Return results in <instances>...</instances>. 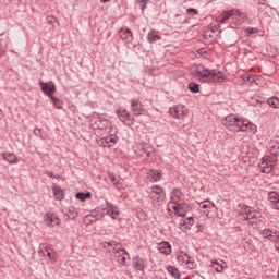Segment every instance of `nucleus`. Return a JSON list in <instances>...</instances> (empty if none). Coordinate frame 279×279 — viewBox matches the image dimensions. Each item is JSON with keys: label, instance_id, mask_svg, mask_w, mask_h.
Here are the masks:
<instances>
[{"label": "nucleus", "instance_id": "1", "mask_svg": "<svg viewBox=\"0 0 279 279\" xmlns=\"http://www.w3.org/2000/svg\"><path fill=\"white\" fill-rule=\"evenodd\" d=\"M222 125L229 130V132H248V134H256L258 128L244 117L227 116L222 120Z\"/></svg>", "mask_w": 279, "mask_h": 279}, {"label": "nucleus", "instance_id": "2", "mask_svg": "<svg viewBox=\"0 0 279 279\" xmlns=\"http://www.w3.org/2000/svg\"><path fill=\"white\" fill-rule=\"evenodd\" d=\"M196 77L203 82H223V80H226V74L221 71L210 70L204 65H198L196 68Z\"/></svg>", "mask_w": 279, "mask_h": 279}, {"label": "nucleus", "instance_id": "3", "mask_svg": "<svg viewBox=\"0 0 279 279\" xmlns=\"http://www.w3.org/2000/svg\"><path fill=\"white\" fill-rule=\"evenodd\" d=\"M242 211L244 213L243 217H244V221H251V226H258V223H260V221H263V217L260 215V213L252 210V207L243 204L241 206Z\"/></svg>", "mask_w": 279, "mask_h": 279}, {"label": "nucleus", "instance_id": "4", "mask_svg": "<svg viewBox=\"0 0 279 279\" xmlns=\"http://www.w3.org/2000/svg\"><path fill=\"white\" fill-rule=\"evenodd\" d=\"M149 198L153 204H161L165 202V190L160 185H155L149 189Z\"/></svg>", "mask_w": 279, "mask_h": 279}, {"label": "nucleus", "instance_id": "5", "mask_svg": "<svg viewBox=\"0 0 279 279\" xmlns=\"http://www.w3.org/2000/svg\"><path fill=\"white\" fill-rule=\"evenodd\" d=\"M90 125L94 130H108L110 122L105 117L98 116L90 120Z\"/></svg>", "mask_w": 279, "mask_h": 279}, {"label": "nucleus", "instance_id": "6", "mask_svg": "<svg viewBox=\"0 0 279 279\" xmlns=\"http://www.w3.org/2000/svg\"><path fill=\"white\" fill-rule=\"evenodd\" d=\"M39 87L41 89V93H44L46 97H49V99H51V97L56 95V84L51 81L48 83L39 81Z\"/></svg>", "mask_w": 279, "mask_h": 279}, {"label": "nucleus", "instance_id": "7", "mask_svg": "<svg viewBox=\"0 0 279 279\" xmlns=\"http://www.w3.org/2000/svg\"><path fill=\"white\" fill-rule=\"evenodd\" d=\"M174 119H184L189 114V109L184 105H177L169 110Z\"/></svg>", "mask_w": 279, "mask_h": 279}, {"label": "nucleus", "instance_id": "8", "mask_svg": "<svg viewBox=\"0 0 279 279\" xmlns=\"http://www.w3.org/2000/svg\"><path fill=\"white\" fill-rule=\"evenodd\" d=\"M259 234L263 236V239H267L271 243H276V241L279 239V231L274 228H265L259 231Z\"/></svg>", "mask_w": 279, "mask_h": 279}, {"label": "nucleus", "instance_id": "9", "mask_svg": "<svg viewBox=\"0 0 279 279\" xmlns=\"http://www.w3.org/2000/svg\"><path fill=\"white\" fill-rule=\"evenodd\" d=\"M131 104V112L134 117H141L143 112H145V108L143 107V102L138 99H132L130 100Z\"/></svg>", "mask_w": 279, "mask_h": 279}, {"label": "nucleus", "instance_id": "10", "mask_svg": "<svg viewBox=\"0 0 279 279\" xmlns=\"http://www.w3.org/2000/svg\"><path fill=\"white\" fill-rule=\"evenodd\" d=\"M221 34V31H219V26L214 25L211 27H209L207 31H205V38H207V40H210V43H215V40H217V37Z\"/></svg>", "mask_w": 279, "mask_h": 279}, {"label": "nucleus", "instance_id": "11", "mask_svg": "<svg viewBox=\"0 0 279 279\" xmlns=\"http://www.w3.org/2000/svg\"><path fill=\"white\" fill-rule=\"evenodd\" d=\"M267 199L270 204V207L274 210H279V194H278V192H275V191L268 192Z\"/></svg>", "mask_w": 279, "mask_h": 279}, {"label": "nucleus", "instance_id": "12", "mask_svg": "<svg viewBox=\"0 0 279 279\" xmlns=\"http://www.w3.org/2000/svg\"><path fill=\"white\" fill-rule=\"evenodd\" d=\"M202 213L205 217H208V219H215V217H218L219 215V208L211 202L206 209L202 210Z\"/></svg>", "mask_w": 279, "mask_h": 279}, {"label": "nucleus", "instance_id": "13", "mask_svg": "<svg viewBox=\"0 0 279 279\" xmlns=\"http://www.w3.org/2000/svg\"><path fill=\"white\" fill-rule=\"evenodd\" d=\"M241 14V12L236 9H231L229 11H225L222 14H220L217 19L218 23H226V21H228V19H230L231 16H239Z\"/></svg>", "mask_w": 279, "mask_h": 279}, {"label": "nucleus", "instance_id": "14", "mask_svg": "<svg viewBox=\"0 0 279 279\" xmlns=\"http://www.w3.org/2000/svg\"><path fill=\"white\" fill-rule=\"evenodd\" d=\"M106 215L108 217H111V219H119V207L112 203H106Z\"/></svg>", "mask_w": 279, "mask_h": 279}, {"label": "nucleus", "instance_id": "15", "mask_svg": "<svg viewBox=\"0 0 279 279\" xmlns=\"http://www.w3.org/2000/svg\"><path fill=\"white\" fill-rule=\"evenodd\" d=\"M44 221L46 226H49L51 228H53L54 226H60V218H58V216L53 213L46 214L44 216Z\"/></svg>", "mask_w": 279, "mask_h": 279}, {"label": "nucleus", "instance_id": "16", "mask_svg": "<svg viewBox=\"0 0 279 279\" xmlns=\"http://www.w3.org/2000/svg\"><path fill=\"white\" fill-rule=\"evenodd\" d=\"M118 34L121 40H124V43H132V40H134V35L132 34V31L128 27L120 28Z\"/></svg>", "mask_w": 279, "mask_h": 279}, {"label": "nucleus", "instance_id": "17", "mask_svg": "<svg viewBox=\"0 0 279 279\" xmlns=\"http://www.w3.org/2000/svg\"><path fill=\"white\" fill-rule=\"evenodd\" d=\"M117 116L118 119L122 122V123H128V121H134V118H132V116L130 114V112L128 111V109L121 107L118 109L117 111Z\"/></svg>", "mask_w": 279, "mask_h": 279}, {"label": "nucleus", "instance_id": "18", "mask_svg": "<svg viewBox=\"0 0 279 279\" xmlns=\"http://www.w3.org/2000/svg\"><path fill=\"white\" fill-rule=\"evenodd\" d=\"M259 169L262 170V173H269L274 170V161L269 160V158L263 157L259 162Z\"/></svg>", "mask_w": 279, "mask_h": 279}, {"label": "nucleus", "instance_id": "19", "mask_svg": "<svg viewBox=\"0 0 279 279\" xmlns=\"http://www.w3.org/2000/svg\"><path fill=\"white\" fill-rule=\"evenodd\" d=\"M145 267H147V260L141 256H136L133 258V268L136 271H145Z\"/></svg>", "mask_w": 279, "mask_h": 279}, {"label": "nucleus", "instance_id": "20", "mask_svg": "<svg viewBox=\"0 0 279 279\" xmlns=\"http://www.w3.org/2000/svg\"><path fill=\"white\" fill-rule=\"evenodd\" d=\"M193 223H195L193 217L181 218L179 221L180 229L183 232H189V230H191V228L193 227Z\"/></svg>", "mask_w": 279, "mask_h": 279}, {"label": "nucleus", "instance_id": "21", "mask_svg": "<svg viewBox=\"0 0 279 279\" xmlns=\"http://www.w3.org/2000/svg\"><path fill=\"white\" fill-rule=\"evenodd\" d=\"M157 250L158 252H160V254H163V256H171V243L167 242V241H162L160 243L157 244Z\"/></svg>", "mask_w": 279, "mask_h": 279}, {"label": "nucleus", "instance_id": "22", "mask_svg": "<svg viewBox=\"0 0 279 279\" xmlns=\"http://www.w3.org/2000/svg\"><path fill=\"white\" fill-rule=\"evenodd\" d=\"M147 179L150 180V182H160V180H162V170H148Z\"/></svg>", "mask_w": 279, "mask_h": 279}, {"label": "nucleus", "instance_id": "23", "mask_svg": "<svg viewBox=\"0 0 279 279\" xmlns=\"http://www.w3.org/2000/svg\"><path fill=\"white\" fill-rule=\"evenodd\" d=\"M172 209L174 210V215H177V217H186V207L182 203L172 205Z\"/></svg>", "mask_w": 279, "mask_h": 279}, {"label": "nucleus", "instance_id": "24", "mask_svg": "<svg viewBox=\"0 0 279 279\" xmlns=\"http://www.w3.org/2000/svg\"><path fill=\"white\" fill-rule=\"evenodd\" d=\"M170 199L172 202V205L180 204V202H182V190L174 189L170 194Z\"/></svg>", "mask_w": 279, "mask_h": 279}, {"label": "nucleus", "instance_id": "25", "mask_svg": "<svg viewBox=\"0 0 279 279\" xmlns=\"http://www.w3.org/2000/svg\"><path fill=\"white\" fill-rule=\"evenodd\" d=\"M63 215L65 217V220L69 221V219H75L78 213L75 207H69L68 209L63 210Z\"/></svg>", "mask_w": 279, "mask_h": 279}, {"label": "nucleus", "instance_id": "26", "mask_svg": "<svg viewBox=\"0 0 279 279\" xmlns=\"http://www.w3.org/2000/svg\"><path fill=\"white\" fill-rule=\"evenodd\" d=\"M2 158L9 162V165H17L19 158H16V155L14 153H3Z\"/></svg>", "mask_w": 279, "mask_h": 279}, {"label": "nucleus", "instance_id": "27", "mask_svg": "<svg viewBox=\"0 0 279 279\" xmlns=\"http://www.w3.org/2000/svg\"><path fill=\"white\" fill-rule=\"evenodd\" d=\"M211 267H214L215 271L217 274H221L223 271V269L228 268V265H226V262H221L222 264H219V262H217L216 259H211Z\"/></svg>", "mask_w": 279, "mask_h": 279}, {"label": "nucleus", "instance_id": "28", "mask_svg": "<svg viewBox=\"0 0 279 279\" xmlns=\"http://www.w3.org/2000/svg\"><path fill=\"white\" fill-rule=\"evenodd\" d=\"M52 193L58 202H62V199H64V191H62V187L52 185Z\"/></svg>", "mask_w": 279, "mask_h": 279}, {"label": "nucleus", "instance_id": "29", "mask_svg": "<svg viewBox=\"0 0 279 279\" xmlns=\"http://www.w3.org/2000/svg\"><path fill=\"white\" fill-rule=\"evenodd\" d=\"M166 270L168 271L169 276H171V278H174V279L181 278L180 269H178V267L168 265L166 266Z\"/></svg>", "mask_w": 279, "mask_h": 279}, {"label": "nucleus", "instance_id": "30", "mask_svg": "<svg viewBox=\"0 0 279 279\" xmlns=\"http://www.w3.org/2000/svg\"><path fill=\"white\" fill-rule=\"evenodd\" d=\"M43 260H46V263H51V264L56 263L58 260L56 251H53V248L50 247V250L48 251V254H46Z\"/></svg>", "mask_w": 279, "mask_h": 279}, {"label": "nucleus", "instance_id": "31", "mask_svg": "<svg viewBox=\"0 0 279 279\" xmlns=\"http://www.w3.org/2000/svg\"><path fill=\"white\" fill-rule=\"evenodd\" d=\"M146 38L150 44L158 43V40H162V37L158 35L157 31H151L150 33H148Z\"/></svg>", "mask_w": 279, "mask_h": 279}, {"label": "nucleus", "instance_id": "32", "mask_svg": "<svg viewBox=\"0 0 279 279\" xmlns=\"http://www.w3.org/2000/svg\"><path fill=\"white\" fill-rule=\"evenodd\" d=\"M109 180L113 184V186H116V189L123 187V184L121 183V181L113 173L109 174Z\"/></svg>", "mask_w": 279, "mask_h": 279}, {"label": "nucleus", "instance_id": "33", "mask_svg": "<svg viewBox=\"0 0 279 279\" xmlns=\"http://www.w3.org/2000/svg\"><path fill=\"white\" fill-rule=\"evenodd\" d=\"M76 199H80V202H86V199H90L92 194L89 192H77L75 194Z\"/></svg>", "mask_w": 279, "mask_h": 279}, {"label": "nucleus", "instance_id": "34", "mask_svg": "<svg viewBox=\"0 0 279 279\" xmlns=\"http://www.w3.org/2000/svg\"><path fill=\"white\" fill-rule=\"evenodd\" d=\"M51 250V247L49 246H40L38 250V254L41 260H44V258L47 256V254H49V251Z\"/></svg>", "mask_w": 279, "mask_h": 279}, {"label": "nucleus", "instance_id": "35", "mask_svg": "<svg viewBox=\"0 0 279 279\" xmlns=\"http://www.w3.org/2000/svg\"><path fill=\"white\" fill-rule=\"evenodd\" d=\"M268 106L270 108H279V98L278 97H270L267 100Z\"/></svg>", "mask_w": 279, "mask_h": 279}, {"label": "nucleus", "instance_id": "36", "mask_svg": "<svg viewBox=\"0 0 279 279\" xmlns=\"http://www.w3.org/2000/svg\"><path fill=\"white\" fill-rule=\"evenodd\" d=\"M187 88H189V90L191 92V93H199V84H197V83H190L189 85H187Z\"/></svg>", "mask_w": 279, "mask_h": 279}, {"label": "nucleus", "instance_id": "37", "mask_svg": "<svg viewBox=\"0 0 279 279\" xmlns=\"http://www.w3.org/2000/svg\"><path fill=\"white\" fill-rule=\"evenodd\" d=\"M51 102L53 104L54 108H57L58 110H62V102L60 99L56 98L54 96H52L50 98Z\"/></svg>", "mask_w": 279, "mask_h": 279}, {"label": "nucleus", "instance_id": "38", "mask_svg": "<svg viewBox=\"0 0 279 279\" xmlns=\"http://www.w3.org/2000/svg\"><path fill=\"white\" fill-rule=\"evenodd\" d=\"M191 257H189V255L187 254H184V255H180V256H178V258H177V260H178V263H180L181 265H186V262H189V259H190Z\"/></svg>", "mask_w": 279, "mask_h": 279}, {"label": "nucleus", "instance_id": "39", "mask_svg": "<svg viewBox=\"0 0 279 279\" xmlns=\"http://www.w3.org/2000/svg\"><path fill=\"white\" fill-rule=\"evenodd\" d=\"M106 143L110 145V143H117L119 141V137H117L116 134H111L105 138Z\"/></svg>", "mask_w": 279, "mask_h": 279}, {"label": "nucleus", "instance_id": "40", "mask_svg": "<svg viewBox=\"0 0 279 279\" xmlns=\"http://www.w3.org/2000/svg\"><path fill=\"white\" fill-rule=\"evenodd\" d=\"M102 247H112V250H116L117 241L111 240L109 242H102Z\"/></svg>", "mask_w": 279, "mask_h": 279}, {"label": "nucleus", "instance_id": "41", "mask_svg": "<svg viewBox=\"0 0 279 279\" xmlns=\"http://www.w3.org/2000/svg\"><path fill=\"white\" fill-rule=\"evenodd\" d=\"M211 203L213 202H210L209 199L202 202L199 204L201 213H202V210H206L210 206Z\"/></svg>", "mask_w": 279, "mask_h": 279}, {"label": "nucleus", "instance_id": "42", "mask_svg": "<svg viewBox=\"0 0 279 279\" xmlns=\"http://www.w3.org/2000/svg\"><path fill=\"white\" fill-rule=\"evenodd\" d=\"M137 3L142 12H145V8H147V3H149V0H137Z\"/></svg>", "mask_w": 279, "mask_h": 279}, {"label": "nucleus", "instance_id": "43", "mask_svg": "<svg viewBox=\"0 0 279 279\" xmlns=\"http://www.w3.org/2000/svg\"><path fill=\"white\" fill-rule=\"evenodd\" d=\"M258 78H256V76L254 75H248L246 81L248 82V84H251V86H254V84L258 85V82H257Z\"/></svg>", "mask_w": 279, "mask_h": 279}, {"label": "nucleus", "instance_id": "44", "mask_svg": "<svg viewBox=\"0 0 279 279\" xmlns=\"http://www.w3.org/2000/svg\"><path fill=\"white\" fill-rule=\"evenodd\" d=\"M186 13L190 16H197V14H199V11L197 9L190 8V9L186 10Z\"/></svg>", "mask_w": 279, "mask_h": 279}, {"label": "nucleus", "instance_id": "45", "mask_svg": "<svg viewBox=\"0 0 279 279\" xmlns=\"http://www.w3.org/2000/svg\"><path fill=\"white\" fill-rule=\"evenodd\" d=\"M184 267H186V269H195V262L191 260V257H190L185 263Z\"/></svg>", "mask_w": 279, "mask_h": 279}, {"label": "nucleus", "instance_id": "46", "mask_svg": "<svg viewBox=\"0 0 279 279\" xmlns=\"http://www.w3.org/2000/svg\"><path fill=\"white\" fill-rule=\"evenodd\" d=\"M116 254H120V256H123V254L126 255L128 258H130V253H128V250L125 248H119L116 251Z\"/></svg>", "mask_w": 279, "mask_h": 279}, {"label": "nucleus", "instance_id": "47", "mask_svg": "<svg viewBox=\"0 0 279 279\" xmlns=\"http://www.w3.org/2000/svg\"><path fill=\"white\" fill-rule=\"evenodd\" d=\"M33 132L35 136H39V138H45V136H43V130L35 128Z\"/></svg>", "mask_w": 279, "mask_h": 279}, {"label": "nucleus", "instance_id": "48", "mask_svg": "<svg viewBox=\"0 0 279 279\" xmlns=\"http://www.w3.org/2000/svg\"><path fill=\"white\" fill-rule=\"evenodd\" d=\"M46 21L49 25H53V23L56 22V17L53 15H48L46 17Z\"/></svg>", "mask_w": 279, "mask_h": 279}, {"label": "nucleus", "instance_id": "49", "mask_svg": "<svg viewBox=\"0 0 279 279\" xmlns=\"http://www.w3.org/2000/svg\"><path fill=\"white\" fill-rule=\"evenodd\" d=\"M246 32H247L248 34H256V32H258V28L248 27V28L246 29Z\"/></svg>", "mask_w": 279, "mask_h": 279}, {"label": "nucleus", "instance_id": "50", "mask_svg": "<svg viewBox=\"0 0 279 279\" xmlns=\"http://www.w3.org/2000/svg\"><path fill=\"white\" fill-rule=\"evenodd\" d=\"M46 175L48 178H60L59 175H54L52 171H46Z\"/></svg>", "mask_w": 279, "mask_h": 279}, {"label": "nucleus", "instance_id": "51", "mask_svg": "<svg viewBox=\"0 0 279 279\" xmlns=\"http://www.w3.org/2000/svg\"><path fill=\"white\" fill-rule=\"evenodd\" d=\"M129 258L125 257V256H122L121 259H120V265H122L123 267H125V263Z\"/></svg>", "mask_w": 279, "mask_h": 279}, {"label": "nucleus", "instance_id": "52", "mask_svg": "<svg viewBox=\"0 0 279 279\" xmlns=\"http://www.w3.org/2000/svg\"><path fill=\"white\" fill-rule=\"evenodd\" d=\"M196 228H197V232H204V225L197 223Z\"/></svg>", "mask_w": 279, "mask_h": 279}, {"label": "nucleus", "instance_id": "53", "mask_svg": "<svg viewBox=\"0 0 279 279\" xmlns=\"http://www.w3.org/2000/svg\"><path fill=\"white\" fill-rule=\"evenodd\" d=\"M265 8H267V5L265 3H262L258 5V10H265Z\"/></svg>", "mask_w": 279, "mask_h": 279}, {"label": "nucleus", "instance_id": "54", "mask_svg": "<svg viewBox=\"0 0 279 279\" xmlns=\"http://www.w3.org/2000/svg\"><path fill=\"white\" fill-rule=\"evenodd\" d=\"M3 56H5V50L0 48V58H3Z\"/></svg>", "mask_w": 279, "mask_h": 279}, {"label": "nucleus", "instance_id": "55", "mask_svg": "<svg viewBox=\"0 0 279 279\" xmlns=\"http://www.w3.org/2000/svg\"><path fill=\"white\" fill-rule=\"evenodd\" d=\"M110 0H100V3H108Z\"/></svg>", "mask_w": 279, "mask_h": 279}]
</instances>
